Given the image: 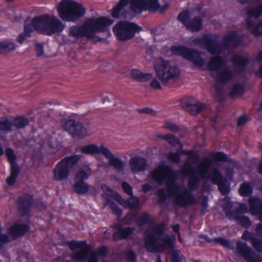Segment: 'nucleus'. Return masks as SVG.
<instances>
[{"instance_id": "33", "label": "nucleus", "mask_w": 262, "mask_h": 262, "mask_svg": "<svg viewBox=\"0 0 262 262\" xmlns=\"http://www.w3.org/2000/svg\"><path fill=\"white\" fill-rule=\"evenodd\" d=\"M73 189L78 194H84L88 192L90 185L84 181L74 180Z\"/></svg>"}, {"instance_id": "18", "label": "nucleus", "mask_w": 262, "mask_h": 262, "mask_svg": "<svg viewBox=\"0 0 262 262\" xmlns=\"http://www.w3.org/2000/svg\"><path fill=\"white\" fill-rule=\"evenodd\" d=\"M64 129L74 138H84L87 136L86 129L82 124L73 119L66 120L63 125Z\"/></svg>"}, {"instance_id": "46", "label": "nucleus", "mask_w": 262, "mask_h": 262, "mask_svg": "<svg viewBox=\"0 0 262 262\" xmlns=\"http://www.w3.org/2000/svg\"><path fill=\"white\" fill-rule=\"evenodd\" d=\"M217 185H218V189L222 195H226L229 193V190L226 185L225 180Z\"/></svg>"}, {"instance_id": "55", "label": "nucleus", "mask_w": 262, "mask_h": 262, "mask_svg": "<svg viewBox=\"0 0 262 262\" xmlns=\"http://www.w3.org/2000/svg\"><path fill=\"white\" fill-rule=\"evenodd\" d=\"M138 112L140 114H150V115H155L156 113L155 112L149 108H144L143 109H138Z\"/></svg>"}, {"instance_id": "56", "label": "nucleus", "mask_w": 262, "mask_h": 262, "mask_svg": "<svg viewBox=\"0 0 262 262\" xmlns=\"http://www.w3.org/2000/svg\"><path fill=\"white\" fill-rule=\"evenodd\" d=\"M150 85L155 89L161 90L162 89L160 82L156 78L152 79Z\"/></svg>"}, {"instance_id": "60", "label": "nucleus", "mask_w": 262, "mask_h": 262, "mask_svg": "<svg viewBox=\"0 0 262 262\" xmlns=\"http://www.w3.org/2000/svg\"><path fill=\"white\" fill-rule=\"evenodd\" d=\"M30 36H28L27 34L24 33V32H23L20 34H19L17 38V41L21 44L24 42V41L26 39L27 37H29Z\"/></svg>"}, {"instance_id": "3", "label": "nucleus", "mask_w": 262, "mask_h": 262, "mask_svg": "<svg viewBox=\"0 0 262 262\" xmlns=\"http://www.w3.org/2000/svg\"><path fill=\"white\" fill-rule=\"evenodd\" d=\"M164 225L158 224L150 226L145 232V247L151 252H156L159 248L175 249L173 244L174 235L164 234Z\"/></svg>"}, {"instance_id": "36", "label": "nucleus", "mask_w": 262, "mask_h": 262, "mask_svg": "<svg viewBox=\"0 0 262 262\" xmlns=\"http://www.w3.org/2000/svg\"><path fill=\"white\" fill-rule=\"evenodd\" d=\"M247 13L248 18L257 19L262 15V3L258 4L256 6L249 7L247 9Z\"/></svg>"}, {"instance_id": "44", "label": "nucleus", "mask_w": 262, "mask_h": 262, "mask_svg": "<svg viewBox=\"0 0 262 262\" xmlns=\"http://www.w3.org/2000/svg\"><path fill=\"white\" fill-rule=\"evenodd\" d=\"M213 158L216 162H226L228 157L222 152H217L213 155Z\"/></svg>"}, {"instance_id": "10", "label": "nucleus", "mask_w": 262, "mask_h": 262, "mask_svg": "<svg viewBox=\"0 0 262 262\" xmlns=\"http://www.w3.org/2000/svg\"><path fill=\"white\" fill-rule=\"evenodd\" d=\"M82 158L81 155H73L67 157L60 161L53 170L54 179L62 181L68 178L70 174V169Z\"/></svg>"}, {"instance_id": "61", "label": "nucleus", "mask_w": 262, "mask_h": 262, "mask_svg": "<svg viewBox=\"0 0 262 262\" xmlns=\"http://www.w3.org/2000/svg\"><path fill=\"white\" fill-rule=\"evenodd\" d=\"M96 253L98 256H104L107 253V249L105 247H102L98 250Z\"/></svg>"}, {"instance_id": "41", "label": "nucleus", "mask_w": 262, "mask_h": 262, "mask_svg": "<svg viewBox=\"0 0 262 262\" xmlns=\"http://www.w3.org/2000/svg\"><path fill=\"white\" fill-rule=\"evenodd\" d=\"M151 222V219L147 213H142L138 219L137 223L139 226H142L145 224H149Z\"/></svg>"}, {"instance_id": "48", "label": "nucleus", "mask_w": 262, "mask_h": 262, "mask_svg": "<svg viewBox=\"0 0 262 262\" xmlns=\"http://www.w3.org/2000/svg\"><path fill=\"white\" fill-rule=\"evenodd\" d=\"M168 159L174 163H178L180 162L181 157L178 152H170L168 155Z\"/></svg>"}, {"instance_id": "42", "label": "nucleus", "mask_w": 262, "mask_h": 262, "mask_svg": "<svg viewBox=\"0 0 262 262\" xmlns=\"http://www.w3.org/2000/svg\"><path fill=\"white\" fill-rule=\"evenodd\" d=\"M251 243L254 249L258 253H262V241L256 237L251 238Z\"/></svg>"}, {"instance_id": "4", "label": "nucleus", "mask_w": 262, "mask_h": 262, "mask_svg": "<svg viewBox=\"0 0 262 262\" xmlns=\"http://www.w3.org/2000/svg\"><path fill=\"white\" fill-rule=\"evenodd\" d=\"M128 0H120L114 8L112 16L118 18L120 12L128 4ZM129 9L134 15L140 14L144 11L155 12L160 8L158 0H130Z\"/></svg>"}, {"instance_id": "59", "label": "nucleus", "mask_w": 262, "mask_h": 262, "mask_svg": "<svg viewBox=\"0 0 262 262\" xmlns=\"http://www.w3.org/2000/svg\"><path fill=\"white\" fill-rule=\"evenodd\" d=\"M201 206L203 208V210H205L208 207V197L206 195H203L201 197Z\"/></svg>"}, {"instance_id": "40", "label": "nucleus", "mask_w": 262, "mask_h": 262, "mask_svg": "<svg viewBox=\"0 0 262 262\" xmlns=\"http://www.w3.org/2000/svg\"><path fill=\"white\" fill-rule=\"evenodd\" d=\"M244 93V88L241 84H235L233 85L231 91L230 93V96L231 98L243 94Z\"/></svg>"}, {"instance_id": "38", "label": "nucleus", "mask_w": 262, "mask_h": 262, "mask_svg": "<svg viewBox=\"0 0 262 262\" xmlns=\"http://www.w3.org/2000/svg\"><path fill=\"white\" fill-rule=\"evenodd\" d=\"M252 189L250 182H244L240 185L238 192L242 196H249L252 192Z\"/></svg>"}, {"instance_id": "35", "label": "nucleus", "mask_w": 262, "mask_h": 262, "mask_svg": "<svg viewBox=\"0 0 262 262\" xmlns=\"http://www.w3.org/2000/svg\"><path fill=\"white\" fill-rule=\"evenodd\" d=\"M16 45L15 43L10 41L0 42V54H7L15 50Z\"/></svg>"}, {"instance_id": "45", "label": "nucleus", "mask_w": 262, "mask_h": 262, "mask_svg": "<svg viewBox=\"0 0 262 262\" xmlns=\"http://www.w3.org/2000/svg\"><path fill=\"white\" fill-rule=\"evenodd\" d=\"M123 238L126 239L134 231V228L130 227H128L125 228H120Z\"/></svg>"}, {"instance_id": "5", "label": "nucleus", "mask_w": 262, "mask_h": 262, "mask_svg": "<svg viewBox=\"0 0 262 262\" xmlns=\"http://www.w3.org/2000/svg\"><path fill=\"white\" fill-rule=\"evenodd\" d=\"M32 22L34 30L46 35L61 32L65 28L58 18L48 14L36 16Z\"/></svg>"}, {"instance_id": "28", "label": "nucleus", "mask_w": 262, "mask_h": 262, "mask_svg": "<svg viewBox=\"0 0 262 262\" xmlns=\"http://www.w3.org/2000/svg\"><path fill=\"white\" fill-rule=\"evenodd\" d=\"M116 198L117 201L125 208L133 209L137 208L139 206V200L136 196H132L128 200H124L121 195L116 194Z\"/></svg>"}, {"instance_id": "54", "label": "nucleus", "mask_w": 262, "mask_h": 262, "mask_svg": "<svg viewBox=\"0 0 262 262\" xmlns=\"http://www.w3.org/2000/svg\"><path fill=\"white\" fill-rule=\"evenodd\" d=\"M33 28L34 29V27L32 25V21L31 24H27L26 23L23 32H24V33H26V34H27L28 36H30L31 33L33 31Z\"/></svg>"}, {"instance_id": "64", "label": "nucleus", "mask_w": 262, "mask_h": 262, "mask_svg": "<svg viewBox=\"0 0 262 262\" xmlns=\"http://www.w3.org/2000/svg\"><path fill=\"white\" fill-rule=\"evenodd\" d=\"M256 232L258 236L262 237V224H258L256 227Z\"/></svg>"}, {"instance_id": "14", "label": "nucleus", "mask_w": 262, "mask_h": 262, "mask_svg": "<svg viewBox=\"0 0 262 262\" xmlns=\"http://www.w3.org/2000/svg\"><path fill=\"white\" fill-rule=\"evenodd\" d=\"M66 244L72 251H74L76 249H79L78 251H75L71 255L73 260L82 261L87 259L90 252V247L89 245L86 244L85 241L77 242L72 241L67 242Z\"/></svg>"}, {"instance_id": "24", "label": "nucleus", "mask_w": 262, "mask_h": 262, "mask_svg": "<svg viewBox=\"0 0 262 262\" xmlns=\"http://www.w3.org/2000/svg\"><path fill=\"white\" fill-rule=\"evenodd\" d=\"M231 61L234 66L235 72L238 73L244 71L249 62L248 57L237 54L233 56Z\"/></svg>"}, {"instance_id": "52", "label": "nucleus", "mask_w": 262, "mask_h": 262, "mask_svg": "<svg viewBox=\"0 0 262 262\" xmlns=\"http://www.w3.org/2000/svg\"><path fill=\"white\" fill-rule=\"evenodd\" d=\"M35 50L37 56H41L43 54V43H36L35 44Z\"/></svg>"}, {"instance_id": "50", "label": "nucleus", "mask_w": 262, "mask_h": 262, "mask_svg": "<svg viewBox=\"0 0 262 262\" xmlns=\"http://www.w3.org/2000/svg\"><path fill=\"white\" fill-rule=\"evenodd\" d=\"M167 142L172 146H175L180 143V140L175 136L168 134Z\"/></svg>"}, {"instance_id": "11", "label": "nucleus", "mask_w": 262, "mask_h": 262, "mask_svg": "<svg viewBox=\"0 0 262 262\" xmlns=\"http://www.w3.org/2000/svg\"><path fill=\"white\" fill-rule=\"evenodd\" d=\"M142 30V27L128 21H119L113 29V32L118 40L126 41L133 38L137 32Z\"/></svg>"}, {"instance_id": "7", "label": "nucleus", "mask_w": 262, "mask_h": 262, "mask_svg": "<svg viewBox=\"0 0 262 262\" xmlns=\"http://www.w3.org/2000/svg\"><path fill=\"white\" fill-rule=\"evenodd\" d=\"M79 151L86 155H93L102 154L108 160L109 165L118 172L123 171L126 166L125 162L113 154L107 147L103 145L100 147L94 144H90L79 147Z\"/></svg>"}, {"instance_id": "47", "label": "nucleus", "mask_w": 262, "mask_h": 262, "mask_svg": "<svg viewBox=\"0 0 262 262\" xmlns=\"http://www.w3.org/2000/svg\"><path fill=\"white\" fill-rule=\"evenodd\" d=\"M157 195L159 199V202L163 203L167 199V195L165 192V190L163 188L160 189L157 191Z\"/></svg>"}, {"instance_id": "25", "label": "nucleus", "mask_w": 262, "mask_h": 262, "mask_svg": "<svg viewBox=\"0 0 262 262\" xmlns=\"http://www.w3.org/2000/svg\"><path fill=\"white\" fill-rule=\"evenodd\" d=\"M181 106L185 111L194 116L197 115L206 107L204 103L200 102H196L194 104L182 102L181 103Z\"/></svg>"}, {"instance_id": "43", "label": "nucleus", "mask_w": 262, "mask_h": 262, "mask_svg": "<svg viewBox=\"0 0 262 262\" xmlns=\"http://www.w3.org/2000/svg\"><path fill=\"white\" fill-rule=\"evenodd\" d=\"M163 128L173 133H177L180 130L179 127L176 124L168 121L164 123Z\"/></svg>"}, {"instance_id": "62", "label": "nucleus", "mask_w": 262, "mask_h": 262, "mask_svg": "<svg viewBox=\"0 0 262 262\" xmlns=\"http://www.w3.org/2000/svg\"><path fill=\"white\" fill-rule=\"evenodd\" d=\"M113 239L115 241H118L121 239H123L122 235L121 234L120 228L118 229V231L113 234Z\"/></svg>"}, {"instance_id": "51", "label": "nucleus", "mask_w": 262, "mask_h": 262, "mask_svg": "<svg viewBox=\"0 0 262 262\" xmlns=\"http://www.w3.org/2000/svg\"><path fill=\"white\" fill-rule=\"evenodd\" d=\"M126 258L129 262H136V255L132 250H129L126 253Z\"/></svg>"}, {"instance_id": "21", "label": "nucleus", "mask_w": 262, "mask_h": 262, "mask_svg": "<svg viewBox=\"0 0 262 262\" xmlns=\"http://www.w3.org/2000/svg\"><path fill=\"white\" fill-rule=\"evenodd\" d=\"M228 206H229V208L225 207L224 210L226 215L230 220L234 219L238 224L246 228H248L251 225V222L248 217L239 213L235 214V212L230 210L232 206L230 204H228Z\"/></svg>"}, {"instance_id": "20", "label": "nucleus", "mask_w": 262, "mask_h": 262, "mask_svg": "<svg viewBox=\"0 0 262 262\" xmlns=\"http://www.w3.org/2000/svg\"><path fill=\"white\" fill-rule=\"evenodd\" d=\"M128 166L132 172L137 173L143 172L147 169V161L144 157L136 156L129 159Z\"/></svg>"}, {"instance_id": "34", "label": "nucleus", "mask_w": 262, "mask_h": 262, "mask_svg": "<svg viewBox=\"0 0 262 262\" xmlns=\"http://www.w3.org/2000/svg\"><path fill=\"white\" fill-rule=\"evenodd\" d=\"M130 75L132 77L140 81H146L152 78V74L150 73H143L140 70L133 69L130 71Z\"/></svg>"}, {"instance_id": "39", "label": "nucleus", "mask_w": 262, "mask_h": 262, "mask_svg": "<svg viewBox=\"0 0 262 262\" xmlns=\"http://www.w3.org/2000/svg\"><path fill=\"white\" fill-rule=\"evenodd\" d=\"M170 256L171 262H186L185 256L178 249H172Z\"/></svg>"}, {"instance_id": "63", "label": "nucleus", "mask_w": 262, "mask_h": 262, "mask_svg": "<svg viewBox=\"0 0 262 262\" xmlns=\"http://www.w3.org/2000/svg\"><path fill=\"white\" fill-rule=\"evenodd\" d=\"M247 121V118L246 116H241L238 118V122H237V125L238 126L243 125L244 124H245Z\"/></svg>"}, {"instance_id": "15", "label": "nucleus", "mask_w": 262, "mask_h": 262, "mask_svg": "<svg viewBox=\"0 0 262 262\" xmlns=\"http://www.w3.org/2000/svg\"><path fill=\"white\" fill-rule=\"evenodd\" d=\"M191 17L190 12L186 10L179 13L178 19L191 32H199L203 28L202 19L200 17L197 16L189 20Z\"/></svg>"}, {"instance_id": "29", "label": "nucleus", "mask_w": 262, "mask_h": 262, "mask_svg": "<svg viewBox=\"0 0 262 262\" xmlns=\"http://www.w3.org/2000/svg\"><path fill=\"white\" fill-rule=\"evenodd\" d=\"M28 229V226L26 224H15L11 227L9 232L13 238L15 239L24 234Z\"/></svg>"}, {"instance_id": "6", "label": "nucleus", "mask_w": 262, "mask_h": 262, "mask_svg": "<svg viewBox=\"0 0 262 262\" xmlns=\"http://www.w3.org/2000/svg\"><path fill=\"white\" fill-rule=\"evenodd\" d=\"M213 241L231 250H234L235 254L238 257L244 258L247 262H262V257L256 253L247 243L241 241L236 242V246L229 240L222 237L215 238Z\"/></svg>"}, {"instance_id": "58", "label": "nucleus", "mask_w": 262, "mask_h": 262, "mask_svg": "<svg viewBox=\"0 0 262 262\" xmlns=\"http://www.w3.org/2000/svg\"><path fill=\"white\" fill-rule=\"evenodd\" d=\"M88 262H98V255L96 252H92L90 254Z\"/></svg>"}, {"instance_id": "27", "label": "nucleus", "mask_w": 262, "mask_h": 262, "mask_svg": "<svg viewBox=\"0 0 262 262\" xmlns=\"http://www.w3.org/2000/svg\"><path fill=\"white\" fill-rule=\"evenodd\" d=\"M250 212L253 215L259 214V220L262 222V202L258 198H251L249 199Z\"/></svg>"}, {"instance_id": "53", "label": "nucleus", "mask_w": 262, "mask_h": 262, "mask_svg": "<svg viewBox=\"0 0 262 262\" xmlns=\"http://www.w3.org/2000/svg\"><path fill=\"white\" fill-rule=\"evenodd\" d=\"M122 187L127 194L131 195L132 194V187L128 183L123 182L122 184Z\"/></svg>"}, {"instance_id": "1", "label": "nucleus", "mask_w": 262, "mask_h": 262, "mask_svg": "<svg viewBox=\"0 0 262 262\" xmlns=\"http://www.w3.org/2000/svg\"><path fill=\"white\" fill-rule=\"evenodd\" d=\"M213 160L209 157H205L200 163L197 170L191 163H186L183 166L182 172L189 179L188 183L189 189L183 188L182 185L176 182L178 173L167 166H159L150 173L151 179L158 185L165 182L170 197L173 198V203L177 206L185 208L193 205L195 199L192 191L195 189L201 179L204 178L212 165Z\"/></svg>"}, {"instance_id": "9", "label": "nucleus", "mask_w": 262, "mask_h": 262, "mask_svg": "<svg viewBox=\"0 0 262 262\" xmlns=\"http://www.w3.org/2000/svg\"><path fill=\"white\" fill-rule=\"evenodd\" d=\"M156 75L162 84H166L170 80H174L180 74L179 69L171 66L168 61L159 58L155 66Z\"/></svg>"}, {"instance_id": "49", "label": "nucleus", "mask_w": 262, "mask_h": 262, "mask_svg": "<svg viewBox=\"0 0 262 262\" xmlns=\"http://www.w3.org/2000/svg\"><path fill=\"white\" fill-rule=\"evenodd\" d=\"M10 242L8 235L0 234V251L4 248V245Z\"/></svg>"}, {"instance_id": "8", "label": "nucleus", "mask_w": 262, "mask_h": 262, "mask_svg": "<svg viewBox=\"0 0 262 262\" xmlns=\"http://www.w3.org/2000/svg\"><path fill=\"white\" fill-rule=\"evenodd\" d=\"M57 11L60 18L67 21H76L85 13V9L80 3L71 0L61 1Z\"/></svg>"}, {"instance_id": "16", "label": "nucleus", "mask_w": 262, "mask_h": 262, "mask_svg": "<svg viewBox=\"0 0 262 262\" xmlns=\"http://www.w3.org/2000/svg\"><path fill=\"white\" fill-rule=\"evenodd\" d=\"M211 76L214 78L217 82L214 87L216 94L220 95L223 93V87L221 84H225L230 81L233 77L234 74L229 67H225L217 71L216 74H211Z\"/></svg>"}, {"instance_id": "37", "label": "nucleus", "mask_w": 262, "mask_h": 262, "mask_svg": "<svg viewBox=\"0 0 262 262\" xmlns=\"http://www.w3.org/2000/svg\"><path fill=\"white\" fill-rule=\"evenodd\" d=\"M208 177L210 178L211 182L213 184H217L225 180L219 169L216 167L211 170Z\"/></svg>"}, {"instance_id": "30", "label": "nucleus", "mask_w": 262, "mask_h": 262, "mask_svg": "<svg viewBox=\"0 0 262 262\" xmlns=\"http://www.w3.org/2000/svg\"><path fill=\"white\" fill-rule=\"evenodd\" d=\"M238 45L236 33L231 31L225 37L223 46L224 49H231L236 47Z\"/></svg>"}, {"instance_id": "31", "label": "nucleus", "mask_w": 262, "mask_h": 262, "mask_svg": "<svg viewBox=\"0 0 262 262\" xmlns=\"http://www.w3.org/2000/svg\"><path fill=\"white\" fill-rule=\"evenodd\" d=\"M224 63L223 58L219 56L210 57L207 66V69L211 72V73L214 74V72L219 71L221 67Z\"/></svg>"}, {"instance_id": "32", "label": "nucleus", "mask_w": 262, "mask_h": 262, "mask_svg": "<svg viewBox=\"0 0 262 262\" xmlns=\"http://www.w3.org/2000/svg\"><path fill=\"white\" fill-rule=\"evenodd\" d=\"M92 174V169L88 165H84L78 169L74 180L84 181Z\"/></svg>"}, {"instance_id": "12", "label": "nucleus", "mask_w": 262, "mask_h": 262, "mask_svg": "<svg viewBox=\"0 0 262 262\" xmlns=\"http://www.w3.org/2000/svg\"><path fill=\"white\" fill-rule=\"evenodd\" d=\"M173 54L182 56L189 60L198 68L205 64V61L201 56V53L195 50L190 49L184 47H173L171 48Z\"/></svg>"}, {"instance_id": "22", "label": "nucleus", "mask_w": 262, "mask_h": 262, "mask_svg": "<svg viewBox=\"0 0 262 262\" xmlns=\"http://www.w3.org/2000/svg\"><path fill=\"white\" fill-rule=\"evenodd\" d=\"M101 188L104 191L102 194V196L106 201L105 205L109 206L113 212L118 216H121L122 214V210L118 208L117 205L110 198V196L113 195L112 190L105 184L102 185Z\"/></svg>"}, {"instance_id": "17", "label": "nucleus", "mask_w": 262, "mask_h": 262, "mask_svg": "<svg viewBox=\"0 0 262 262\" xmlns=\"http://www.w3.org/2000/svg\"><path fill=\"white\" fill-rule=\"evenodd\" d=\"M5 153L10 164L11 169L10 176L6 181L8 185L11 186L16 181L20 170L19 166L15 162L16 156L14 150L11 148L8 147L6 149Z\"/></svg>"}, {"instance_id": "57", "label": "nucleus", "mask_w": 262, "mask_h": 262, "mask_svg": "<svg viewBox=\"0 0 262 262\" xmlns=\"http://www.w3.org/2000/svg\"><path fill=\"white\" fill-rule=\"evenodd\" d=\"M248 211V207L245 204H241L239 205V208L235 212V214L237 213H239L243 214L244 213L247 212Z\"/></svg>"}, {"instance_id": "26", "label": "nucleus", "mask_w": 262, "mask_h": 262, "mask_svg": "<svg viewBox=\"0 0 262 262\" xmlns=\"http://www.w3.org/2000/svg\"><path fill=\"white\" fill-rule=\"evenodd\" d=\"M32 202L33 198L28 194H26L19 198L18 209L22 215H25L28 213Z\"/></svg>"}, {"instance_id": "13", "label": "nucleus", "mask_w": 262, "mask_h": 262, "mask_svg": "<svg viewBox=\"0 0 262 262\" xmlns=\"http://www.w3.org/2000/svg\"><path fill=\"white\" fill-rule=\"evenodd\" d=\"M29 124L28 118L23 116L15 118L13 121L7 117L0 118V132L5 134L12 132L14 126L17 129H24Z\"/></svg>"}, {"instance_id": "2", "label": "nucleus", "mask_w": 262, "mask_h": 262, "mask_svg": "<svg viewBox=\"0 0 262 262\" xmlns=\"http://www.w3.org/2000/svg\"><path fill=\"white\" fill-rule=\"evenodd\" d=\"M114 23V20L106 17H91L82 25H74L69 29L67 36L62 37L64 43L71 45L76 43L83 37L91 39L95 36L97 32H105L107 28Z\"/></svg>"}, {"instance_id": "19", "label": "nucleus", "mask_w": 262, "mask_h": 262, "mask_svg": "<svg viewBox=\"0 0 262 262\" xmlns=\"http://www.w3.org/2000/svg\"><path fill=\"white\" fill-rule=\"evenodd\" d=\"M200 39L201 43L212 55L220 54L224 49L223 45L220 44L215 38L205 36Z\"/></svg>"}, {"instance_id": "23", "label": "nucleus", "mask_w": 262, "mask_h": 262, "mask_svg": "<svg viewBox=\"0 0 262 262\" xmlns=\"http://www.w3.org/2000/svg\"><path fill=\"white\" fill-rule=\"evenodd\" d=\"M247 31L254 37L262 36V20L256 23L251 18H247L246 21Z\"/></svg>"}]
</instances>
